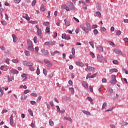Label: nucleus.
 <instances>
[{
  "label": "nucleus",
  "mask_w": 128,
  "mask_h": 128,
  "mask_svg": "<svg viewBox=\"0 0 128 128\" xmlns=\"http://www.w3.org/2000/svg\"><path fill=\"white\" fill-rule=\"evenodd\" d=\"M26 42L28 46V50H30L31 52H34V47L32 46V42L30 40H28Z\"/></svg>",
  "instance_id": "obj_1"
},
{
  "label": "nucleus",
  "mask_w": 128,
  "mask_h": 128,
  "mask_svg": "<svg viewBox=\"0 0 128 128\" xmlns=\"http://www.w3.org/2000/svg\"><path fill=\"white\" fill-rule=\"evenodd\" d=\"M111 78L112 80L110 81V83L111 84H116L118 80H116V75L112 74Z\"/></svg>",
  "instance_id": "obj_2"
},
{
  "label": "nucleus",
  "mask_w": 128,
  "mask_h": 128,
  "mask_svg": "<svg viewBox=\"0 0 128 128\" xmlns=\"http://www.w3.org/2000/svg\"><path fill=\"white\" fill-rule=\"evenodd\" d=\"M68 6H70V10H74V3H72V2H68Z\"/></svg>",
  "instance_id": "obj_3"
},
{
  "label": "nucleus",
  "mask_w": 128,
  "mask_h": 128,
  "mask_svg": "<svg viewBox=\"0 0 128 128\" xmlns=\"http://www.w3.org/2000/svg\"><path fill=\"white\" fill-rule=\"evenodd\" d=\"M56 42H46L44 44V46H54Z\"/></svg>",
  "instance_id": "obj_4"
},
{
  "label": "nucleus",
  "mask_w": 128,
  "mask_h": 128,
  "mask_svg": "<svg viewBox=\"0 0 128 128\" xmlns=\"http://www.w3.org/2000/svg\"><path fill=\"white\" fill-rule=\"evenodd\" d=\"M114 52H116V54H119V56H124V53L122 52V50L118 49H115Z\"/></svg>",
  "instance_id": "obj_5"
},
{
  "label": "nucleus",
  "mask_w": 128,
  "mask_h": 128,
  "mask_svg": "<svg viewBox=\"0 0 128 128\" xmlns=\"http://www.w3.org/2000/svg\"><path fill=\"white\" fill-rule=\"evenodd\" d=\"M80 28H82V30H84V32H86V34H88V28L84 26L80 25Z\"/></svg>",
  "instance_id": "obj_6"
},
{
  "label": "nucleus",
  "mask_w": 128,
  "mask_h": 128,
  "mask_svg": "<svg viewBox=\"0 0 128 128\" xmlns=\"http://www.w3.org/2000/svg\"><path fill=\"white\" fill-rule=\"evenodd\" d=\"M36 28L38 30H37V34H38V36H42V29L40 28H38V25H36Z\"/></svg>",
  "instance_id": "obj_7"
},
{
  "label": "nucleus",
  "mask_w": 128,
  "mask_h": 128,
  "mask_svg": "<svg viewBox=\"0 0 128 128\" xmlns=\"http://www.w3.org/2000/svg\"><path fill=\"white\" fill-rule=\"evenodd\" d=\"M41 52L44 56H48L49 52L48 50H44V49H42L41 50Z\"/></svg>",
  "instance_id": "obj_8"
},
{
  "label": "nucleus",
  "mask_w": 128,
  "mask_h": 128,
  "mask_svg": "<svg viewBox=\"0 0 128 128\" xmlns=\"http://www.w3.org/2000/svg\"><path fill=\"white\" fill-rule=\"evenodd\" d=\"M32 63H31L30 62H28V61H24L23 62V64L24 66H30L31 64H32Z\"/></svg>",
  "instance_id": "obj_9"
},
{
  "label": "nucleus",
  "mask_w": 128,
  "mask_h": 128,
  "mask_svg": "<svg viewBox=\"0 0 128 128\" xmlns=\"http://www.w3.org/2000/svg\"><path fill=\"white\" fill-rule=\"evenodd\" d=\"M86 72H92V70H94V68L92 66H88L87 68L85 69Z\"/></svg>",
  "instance_id": "obj_10"
},
{
  "label": "nucleus",
  "mask_w": 128,
  "mask_h": 128,
  "mask_svg": "<svg viewBox=\"0 0 128 128\" xmlns=\"http://www.w3.org/2000/svg\"><path fill=\"white\" fill-rule=\"evenodd\" d=\"M64 22L66 26H70V22L68 21V20L64 19Z\"/></svg>",
  "instance_id": "obj_11"
},
{
  "label": "nucleus",
  "mask_w": 128,
  "mask_h": 128,
  "mask_svg": "<svg viewBox=\"0 0 128 128\" xmlns=\"http://www.w3.org/2000/svg\"><path fill=\"white\" fill-rule=\"evenodd\" d=\"M76 64L78 66H81V68H82L83 66H84V63L80 62L78 61L76 62Z\"/></svg>",
  "instance_id": "obj_12"
},
{
  "label": "nucleus",
  "mask_w": 128,
  "mask_h": 128,
  "mask_svg": "<svg viewBox=\"0 0 128 128\" xmlns=\"http://www.w3.org/2000/svg\"><path fill=\"white\" fill-rule=\"evenodd\" d=\"M10 126H13V124H14V116L12 115H11L10 116Z\"/></svg>",
  "instance_id": "obj_13"
},
{
  "label": "nucleus",
  "mask_w": 128,
  "mask_h": 128,
  "mask_svg": "<svg viewBox=\"0 0 128 128\" xmlns=\"http://www.w3.org/2000/svg\"><path fill=\"white\" fill-rule=\"evenodd\" d=\"M10 72L13 74H18V71L14 69H12L10 70Z\"/></svg>",
  "instance_id": "obj_14"
},
{
  "label": "nucleus",
  "mask_w": 128,
  "mask_h": 128,
  "mask_svg": "<svg viewBox=\"0 0 128 128\" xmlns=\"http://www.w3.org/2000/svg\"><path fill=\"white\" fill-rule=\"evenodd\" d=\"M110 72L112 74V72H118V69L114 68L110 70Z\"/></svg>",
  "instance_id": "obj_15"
},
{
  "label": "nucleus",
  "mask_w": 128,
  "mask_h": 128,
  "mask_svg": "<svg viewBox=\"0 0 128 128\" xmlns=\"http://www.w3.org/2000/svg\"><path fill=\"white\" fill-rule=\"evenodd\" d=\"M12 38H13L14 42H18V38L16 36V35L12 34Z\"/></svg>",
  "instance_id": "obj_16"
},
{
  "label": "nucleus",
  "mask_w": 128,
  "mask_h": 128,
  "mask_svg": "<svg viewBox=\"0 0 128 128\" xmlns=\"http://www.w3.org/2000/svg\"><path fill=\"white\" fill-rule=\"evenodd\" d=\"M97 58L100 62H104V59L100 57V55H98Z\"/></svg>",
  "instance_id": "obj_17"
},
{
  "label": "nucleus",
  "mask_w": 128,
  "mask_h": 128,
  "mask_svg": "<svg viewBox=\"0 0 128 128\" xmlns=\"http://www.w3.org/2000/svg\"><path fill=\"white\" fill-rule=\"evenodd\" d=\"M96 8H97L98 10H102V6H100V4H98V3H97L96 4Z\"/></svg>",
  "instance_id": "obj_18"
},
{
  "label": "nucleus",
  "mask_w": 128,
  "mask_h": 128,
  "mask_svg": "<svg viewBox=\"0 0 128 128\" xmlns=\"http://www.w3.org/2000/svg\"><path fill=\"white\" fill-rule=\"evenodd\" d=\"M32 66H34V64L32 63L30 66H29V70H31L32 72H34V68L32 67Z\"/></svg>",
  "instance_id": "obj_19"
},
{
  "label": "nucleus",
  "mask_w": 128,
  "mask_h": 128,
  "mask_svg": "<svg viewBox=\"0 0 128 128\" xmlns=\"http://www.w3.org/2000/svg\"><path fill=\"white\" fill-rule=\"evenodd\" d=\"M22 18H25L27 20H30V18L28 17V14H26L25 16H23Z\"/></svg>",
  "instance_id": "obj_20"
},
{
  "label": "nucleus",
  "mask_w": 128,
  "mask_h": 128,
  "mask_svg": "<svg viewBox=\"0 0 128 128\" xmlns=\"http://www.w3.org/2000/svg\"><path fill=\"white\" fill-rule=\"evenodd\" d=\"M87 28L88 30H92V27L90 26V24L88 22H86Z\"/></svg>",
  "instance_id": "obj_21"
},
{
  "label": "nucleus",
  "mask_w": 128,
  "mask_h": 128,
  "mask_svg": "<svg viewBox=\"0 0 128 128\" xmlns=\"http://www.w3.org/2000/svg\"><path fill=\"white\" fill-rule=\"evenodd\" d=\"M40 10H41V12H44L46 10V8H44V4L41 5Z\"/></svg>",
  "instance_id": "obj_22"
},
{
  "label": "nucleus",
  "mask_w": 128,
  "mask_h": 128,
  "mask_svg": "<svg viewBox=\"0 0 128 128\" xmlns=\"http://www.w3.org/2000/svg\"><path fill=\"white\" fill-rule=\"evenodd\" d=\"M82 84L83 86H84V88H88V84L86 82H82Z\"/></svg>",
  "instance_id": "obj_23"
},
{
  "label": "nucleus",
  "mask_w": 128,
  "mask_h": 128,
  "mask_svg": "<svg viewBox=\"0 0 128 128\" xmlns=\"http://www.w3.org/2000/svg\"><path fill=\"white\" fill-rule=\"evenodd\" d=\"M8 82H12V80H14V78H10V76H8Z\"/></svg>",
  "instance_id": "obj_24"
},
{
  "label": "nucleus",
  "mask_w": 128,
  "mask_h": 128,
  "mask_svg": "<svg viewBox=\"0 0 128 128\" xmlns=\"http://www.w3.org/2000/svg\"><path fill=\"white\" fill-rule=\"evenodd\" d=\"M82 112H84V114H86L87 116H90V112L86 110H83Z\"/></svg>",
  "instance_id": "obj_25"
},
{
  "label": "nucleus",
  "mask_w": 128,
  "mask_h": 128,
  "mask_svg": "<svg viewBox=\"0 0 128 128\" xmlns=\"http://www.w3.org/2000/svg\"><path fill=\"white\" fill-rule=\"evenodd\" d=\"M120 124H122V126H128V123L127 122H122V123H120Z\"/></svg>",
  "instance_id": "obj_26"
},
{
  "label": "nucleus",
  "mask_w": 128,
  "mask_h": 128,
  "mask_svg": "<svg viewBox=\"0 0 128 128\" xmlns=\"http://www.w3.org/2000/svg\"><path fill=\"white\" fill-rule=\"evenodd\" d=\"M70 90H71V92L72 94H74V89L72 88H69Z\"/></svg>",
  "instance_id": "obj_27"
},
{
  "label": "nucleus",
  "mask_w": 128,
  "mask_h": 128,
  "mask_svg": "<svg viewBox=\"0 0 128 128\" xmlns=\"http://www.w3.org/2000/svg\"><path fill=\"white\" fill-rule=\"evenodd\" d=\"M36 74L37 76H39V74H40V68L38 67L36 71Z\"/></svg>",
  "instance_id": "obj_28"
},
{
  "label": "nucleus",
  "mask_w": 128,
  "mask_h": 128,
  "mask_svg": "<svg viewBox=\"0 0 128 128\" xmlns=\"http://www.w3.org/2000/svg\"><path fill=\"white\" fill-rule=\"evenodd\" d=\"M26 98H28V96H26L24 97L22 96H21V100H26Z\"/></svg>",
  "instance_id": "obj_29"
},
{
  "label": "nucleus",
  "mask_w": 128,
  "mask_h": 128,
  "mask_svg": "<svg viewBox=\"0 0 128 128\" xmlns=\"http://www.w3.org/2000/svg\"><path fill=\"white\" fill-rule=\"evenodd\" d=\"M28 112L32 116H34V113H32V110L30 109H28Z\"/></svg>",
  "instance_id": "obj_30"
},
{
  "label": "nucleus",
  "mask_w": 128,
  "mask_h": 128,
  "mask_svg": "<svg viewBox=\"0 0 128 128\" xmlns=\"http://www.w3.org/2000/svg\"><path fill=\"white\" fill-rule=\"evenodd\" d=\"M43 74H44L46 76L48 74V71L46 69H43Z\"/></svg>",
  "instance_id": "obj_31"
},
{
  "label": "nucleus",
  "mask_w": 128,
  "mask_h": 128,
  "mask_svg": "<svg viewBox=\"0 0 128 128\" xmlns=\"http://www.w3.org/2000/svg\"><path fill=\"white\" fill-rule=\"evenodd\" d=\"M65 120H68L69 122H72V118H66V117H64Z\"/></svg>",
  "instance_id": "obj_32"
},
{
  "label": "nucleus",
  "mask_w": 128,
  "mask_h": 128,
  "mask_svg": "<svg viewBox=\"0 0 128 128\" xmlns=\"http://www.w3.org/2000/svg\"><path fill=\"white\" fill-rule=\"evenodd\" d=\"M50 24V22H43V26H48Z\"/></svg>",
  "instance_id": "obj_33"
},
{
  "label": "nucleus",
  "mask_w": 128,
  "mask_h": 128,
  "mask_svg": "<svg viewBox=\"0 0 128 128\" xmlns=\"http://www.w3.org/2000/svg\"><path fill=\"white\" fill-rule=\"evenodd\" d=\"M36 0H34L32 2V6H36Z\"/></svg>",
  "instance_id": "obj_34"
},
{
  "label": "nucleus",
  "mask_w": 128,
  "mask_h": 128,
  "mask_svg": "<svg viewBox=\"0 0 128 128\" xmlns=\"http://www.w3.org/2000/svg\"><path fill=\"white\" fill-rule=\"evenodd\" d=\"M96 14L98 16L99 18H100L102 16V14L100 12H96Z\"/></svg>",
  "instance_id": "obj_35"
},
{
  "label": "nucleus",
  "mask_w": 128,
  "mask_h": 128,
  "mask_svg": "<svg viewBox=\"0 0 128 128\" xmlns=\"http://www.w3.org/2000/svg\"><path fill=\"white\" fill-rule=\"evenodd\" d=\"M106 102H104L102 106V110H104V108H106Z\"/></svg>",
  "instance_id": "obj_36"
},
{
  "label": "nucleus",
  "mask_w": 128,
  "mask_h": 128,
  "mask_svg": "<svg viewBox=\"0 0 128 128\" xmlns=\"http://www.w3.org/2000/svg\"><path fill=\"white\" fill-rule=\"evenodd\" d=\"M24 54L27 56H30V52L28 51H24Z\"/></svg>",
  "instance_id": "obj_37"
},
{
  "label": "nucleus",
  "mask_w": 128,
  "mask_h": 128,
  "mask_svg": "<svg viewBox=\"0 0 128 128\" xmlns=\"http://www.w3.org/2000/svg\"><path fill=\"white\" fill-rule=\"evenodd\" d=\"M93 32H94V34H96H96H98V31L96 29H94Z\"/></svg>",
  "instance_id": "obj_38"
},
{
  "label": "nucleus",
  "mask_w": 128,
  "mask_h": 128,
  "mask_svg": "<svg viewBox=\"0 0 128 128\" xmlns=\"http://www.w3.org/2000/svg\"><path fill=\"white\" fill-rule=\"evenodd\" d=\"M50 28L49 26L46 27V32H50Z\"/></svg>",
  "instance_id": "obj_39"
},
{
  "label": "nucleus",
  "mask_w": 128,
  "mask_h": 128,
  "mask_svg": "<svg viewBox=\"0 0 128 128\" xmlns=\"http://www.w3.org/2000/svg\"><path fill=\"white\" fill-rule=\"evenodd\" d=\"M90 54L92 58H96V56H94V52H91L90 53Z\"/></svg>",
  "instance_id": "obj_40"
},
{
  "label": "nucleus",
  "mask_w": 128,
  "mask_h": 128,
  "mask_svg": "<svg viewBox=\"0 0 128 128\" xmlns=\"http://www.w3.org/2000/svg\"><path fill=\"white\" fill-rule=\"evenodd\" d=\"M114 64H118V62L117 60H114L112 61Z\"/></svg>",
  "instance_id": "obj_41"
},
{
  "label": "nucleus",
  "mask_w": 128,
  "mask_h": 128,
  "mask_svg": "<svg viewBox=\"0 0 128 128\" xmlns=\"http://www.w3.org/2000/svg\"><path fill=\"white\" fill-rule=\"evenodd\" d=\"M121 34H122V31H120V30H118V31L116 32V36H120Z\"/></svg>",
  "instance_id": "obj_42"
},
{
  "label": "nucleus",
  "mask_w": 128,
  "mask_h": 128,
  "mask_svg": "<svg viewBox=\"0 0 128 128\" xmlns=\"http://www.w3.org/2000/svg\"><path fill=\"white\" fill-rule=\"evenodd\" d=\"M52 66V63H50V62H49L48 64H46V66H48V68H50V66Z\"/></svg>",
  "instance_id": "obj_43"
},
{
  "label": "nucleus",
  "mask_w": 128,
  "mask_h": 128,
  "mask_svg": "<svg viewBox=\"0 0 128 128\" xmlns=\"http://www.w3.org/2000/svg\"><path fill=\"white\" fill-rule=\"evenodd\" d=\"M12 62H14V64H16V62H18V60L16 59H13L12 60Z\"/></svg>",
  "instance_id": "obj_44"
},
{
  "label": "nucleus",
  "mask_w": 128,
  "mask_h": 128,
  "mask_svg": "<svg viewBox=\"0 0 128 128\" xmlns=\"http://www.w3.org/2000/svg\"><path fill=\"white\" fill-rule=\"evenodd\" d=\"M96 73L93 74L90 76L91 78H96Z\"/></svg>",
  "instance_id": "obj_45"
},
{
  "label": "nucleus",
  "mask_w": 128,
  "mask_h": 128,
  "mask_svg": "<svg viewBox=\"0 0 128 128\" xmlns=\"http://www.w3.org/2000/svg\"><path fill=\"white\" fill-rule=\"evenodd\" d=\"M56 110H57L58 112H60V106H56Z\"/></svg>",
  "instance_id": "obj_46"
},
{
  "label": "nucleus",
  "mask_w": 128,
  "mask_h": 128,
  "mask_svg": "<svg viewBox=\"0 0 128 128\" xmlns=\"http://www.w3.org/2000/svg\"><path fill=\"white\" fill-rule=\"evenodd\" d=\"M49 124H50L52 126H54V122H52V120H49Z\"/></svg>",
  "instance_id": "obj_47"
},
{
  "label": "nucleus",
  "mask_w": 128,
  "mask_h": 128,
  "mask_svg": "<svg viewBox=\"0 0 128 128\" xmlns=\"http://www.w3.org/2000/svg\"><path fill=\"white\" fill-rule=\"evenodd\" d=\"M31 96H35V98H36V96H38V94H36V93H32Z\"/></svg>",
  "instance_id": "obj_48"
},
{
  "label": "nucleus",
  "mask_w": 128,
  "mask_h": 128,
  "mask_svg": "<svg viewBox=\"0 0 128 128\" xmlns=\"http://www.w3.org/2000/svg\"><path fill=\"white\" fill-rule=\"evenodd\" d=\"M114 107H112V108H109V109L106 110V112H112V110H114Z\"/></svg>",
  "instance_id": "obj_49"
},
{
  "label": "nucleus",
  "mask_w": 128,
  "mask_h": 128,
  "mask_svg": "<svg viewBox=\"0 0 128 128\" xmlns=\"http://www.w3.org/2000/svg\"><path fill=\"white\" fill-rule=\"evenodd\" d=\"M72 54H76V50H74V48H72Z\"/></svg>",
  "instance_id": "obj_50"
},
{
  "label": "nucleus",
  "mask_w": 128,
  "mask_h": 128,
  "mask_svg": "<svg viewBox=\"0 0 128 128\" xmlns=\"http://www.w3.org/2000/svg\"><path fill=\"white\" fill-rule=\"evenodd\" d=\"M92 28L93 29L96 28H98V25L97 24H94L92 26Z\"/></svg>",
  "instance_id": "obj_51"
},
{
  "label": "nucleus",
  "mask_w": 128,
  "mask_h": 128,
  "mask_svg": "<svg viewBox=\"0 0 128 128\" xmlns=\"http://www.w3.org/2000/svg\"><path fill=\"white\" fill-rule=\"evenodd\" d=\"M0 22H1V24H2L3 26H6V22L2 21V20H1Z\"/></svg>",
  "instance_id": "obj_52"
},
{
  "label": "nucleus",
  "mask_w": 128,
  "mask_h": 128,
  "mask_svg": "<svg viewBox=\"0 0 128 128\" xmlns=\"http://www.w3.org/2000/svg\"><path fill=\"white\" fill-rule=\"evenodd\" d=\"M44 62H46V64H48V63L50 62V60H48V59H44Z\"/></svg>",
  "instance_id": "obj_53"
},
{
  "label": "nucleus",
  "mask_w": 128,
  "mask_h": 128,
  "mask_svg": "<svg viewBox=\"0 0 128 128\" xmlns=\"http://www.w3.org/2000/svg\"><path fill=\"white\" fill-rule=\"evenodd\" d=\"M30 24H38V22L36 21H34V20H30Z\"/></svg>",
  "instance_id": "obj_54"
},
{
  "label": "nucleus",
  "mask_w": 128,
  "mask_h": 128,
  "mask_svg": "<svg viewBox=\"0 0 128 128\" xmlns=\"http://www.w3.org/2000/svg\"><path fill=\"white\" fill-rule=\"evenodd\" d=\"M66 34H62V40L66 38Z\"/></svg>",
  "instance_id": "obj_55"
},
{
  "label": "nucleus",
  "mask_w": 128,
  "mask_h": 128,
  "mask_svg": "<svg viewBox=\"0 0 128 128\" xmlns=\"http://www.w3.org/2000/svg\"><path fill=\"white\" fill-rule=\"evenodd\" d=\"M21 0H14V2H15V4H20Z\"/></svg>",
  "instance_id": "obj_56"
},
{
  "label": "nucleus",
  "mask_w": 128,
  "mask_h": 128,
  "mask_svg": "<svg viewBox=\"0 0 128 128\" xmlns=\"http://www.w3.org/2000/svg\"><path fill=\"white\" fill-rule=\"evenodd\" d=\"M108 44H110V46H114V43H113L112 42L109 41Z\"/></svg>",
  "instance_id": "obj_57"
},
{
  "label": "nucleus",
  "mask_w": 128,
  "mask_h": 128,
  "mask_svg": "<svg viewBox=\"0 0 128 128\" xmlns=\"http://www.w3.org/2000/svg\"><path fill=\"white\" fill-rule=\"evenodd\" d=\"M64 40H70V37L66 36L65 37Z\"/></svg>",
  "instance_id": "obj_58"
},
{
  "label": "nucleus",
  "mask_w": 128,
  "mask_h": 128,
  "mask_svg": "<svg viewBox=\"0 0 128 128\" xmlns=\"http://www.w3.org/2000/svg\"><path fill=\"white\" fill-rule=\"evenodd\" d=\"M66 4H63L62 6H61V8H62V9H66Z\"/></svg>",
  "instance_id": "obj_59"
},
{
  "label": "nucleus",
  "mask_w": 128,
  "mask_h": 128,
  "mask_svg": "<svg viewBox=\"0 0 128 128\" xmlns=\"http://www.w3.org/2000/svg\"><path fill=\"white\" fill-rule=\"evenodd\" d=\"M30 92V90H26L24 91V94H28Z\"/></svg>",
  "instance_id": "obj_60"
},
{
  "label": "nucleus",
  "mask_w": 128,
  "mask_h": 128,
  "mask_svg": "<svg viewBox=\"0 0 128 128\" xmlns=\"http://www.w3.org/2000/svg\"><path fill=\"white\" fill-rule=\"evenodd\" d=\"M30 103L31 104H36V101L32 100L30 102Z\"/></svg>",
  "instance_id": "obj_61"
},
{
  "label": "nucleus",
  "mask_w": 128,
  "mask_h": 128,
  "mask_svg": "<svg viewBox=\"0 0 128 128\" xmlns=\"http://www.w3.org/2000/svg\"><path fill=\"white\" fill-rule=\"evenodd\" d=\"M30 126H32V128H34V126H35V125H34V124L33 120H32V122Z\"/></svg>",
  "instance_id": "obj_62"
},
{
  "label": "nucleus",
  "mask_w": 128,
  "mask_h": 128,
  "mask_svg": "<svg viewBox=\"0 0 128 128\" xmlns=\"http://www.w3.org/2000/svg\"><path fill=\"white\" fill-rule=\"evenodd\" d=\"M38 38L36 36H34V44H36V40H37Z\"/></svg>",
  "instance_id": "obj_63"
},
{
  "label": "nucleus",
  "mask_w": 128,
  "mask_h": 128,
  "mask_svg": "<svg viewBox=\"0 0 128 128\" xmlns=\"http://www.w3.org/2000/svg\"><path fill=\"white\" fill-rule=\"evenodd\" d=\"M102 82H106V78H104L102 80Z\"/></svg>",
  "instance_id": "obj_64"
}]
</instances>
